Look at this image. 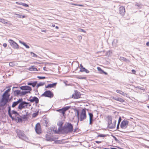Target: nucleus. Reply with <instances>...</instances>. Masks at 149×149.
Returning a JSON list of instances; mask_svg holds the SVG:
<instances>
[{"label":"nucleus","instance_id":"19","mask_svg":"<svg viewBox=\"0 0 149 149\" xmlns=\"http://www.w3.org/2000/svg\"><path fill=\"white\" fill-rule=\"evenodd\" d=\"M116 91L117 93H119L124 96H126L127 95V94L126 93L119 90H117Z\"/></svg>","mask_w":149,"mask_h":149},{"label":"nucleus","instance_id":"14","mask_svg":"<svg viewBox=\"0 0 149 149\" xmlns=\"http://www.w3.org/2000/svg\"><path fill=\"white\" fill-rule=\"evenodd\" d=\"M21 101H22V100L20 99H19L17 101L14 102L12 106V107H15L16 106L19 104V102H20Z\"/></svg>","mask_w":149,"mask_h":149},{"label":"nucleus","instance_id":"5","mask_svg":"<svg viewBox=\"0 0 149 149\" xmlns=\"http://www.w3.org/2000/svg\"><path fill=\"white\" fill-rule=\"evenodd\" d=\"M16 132L19 138L23 139L25 137L23 131L18 130H17Z\"/></svg>","mask_w":149,"mask_h":149},{"label":"nucleus","instance_id":"42","mask_svg":"<svg viewBox=\"0 0 149 149\" xmlns=\"http://www.w3.org/2000/svg\"><path fill=\"white\" fill-rule=\"evenodd\" d=\"M85 68H81L80 71L81 72H84L85 70Z\"/></svg>","mask_w":149,"mask_h":149},{"label":"nucleus","instance_id":"10","mask_svg":"<svg viewBox=\"0 0 149 149\" xmlns=\"http://www.w3.org/2000/svg\"><path fill=\"white\" fill-rule=\"evenodd\" d=\"M80 97V93L79 92L77 91H75L74 94L72 95V97L74 98V99H78Z\"/></svg>","mask_w":149,"mask_h":149},{"label":"nucleus","instance_id":"53","mask_svg":"<svg viewBox=\"0 0 149 149\" xmlns=\"http://www.w3.org/2000/svg\"><path fill=\"white\" fill-rule=\"evenodd\" d=\"M132 72H133L134 74H135V73L136 72V71L134 70H132Z\"/></svg>","mask_w":149,"mask_h":149},{"label":"nucleus","instance_id":"43","mask_svg":"<svg viewBox=\"0 0 149 149\" xmlns=\"http://www.w3.org/2000/svg\"><path fill=\"white\" fill-rule=\"evenodd\" d=\"M7 103L6 102H1V106H4Z\"/></svg>","mask_w":149,"mask_h":149},{"label":"nucleus","instance_id":"49","mask_svg":"<svg viewBox=\"0 0 149 149\" xmlns=\"http://www.w3.org/2000/svg\"><path fill=\"white\" fill-rule=\"evenodd\" d=\"M18 118V122H22V119L19 118Z\"/></svg>","mask_w":149,"mask_h":149},{"label":"nucleus","instance_id":"57","mask_svg":"<svg viewBox=\"0 0 149 149\" xmlns=\"http://www.w3.org/2000/svg\"><path fill=\"white\" fill-rule=\"evenodd\" d=\"M116 97H111V98H112V99H114V100H115V99H116Z\"/></svg>","mask_w":149,"mask_h":149},{"label":"nucleus","instance_id":"22","mask_svg":"<svg viewBox=\"0 0 149 149\" xmlns=\"http://www.w3.org/2000/svg\"><path fill=\"white\" fill-rule=\"evenodd\" d=\"M7 101L8 99L7 98L2 97V98L1 100V102H6V103H7Z\"/></svg>","mask_w":149,"mask_h":149},{"label":"nucleus","instance_id":"51","mask_svg":"<svg viewBox=\"0 0 149 149\" xmlns=\"http://www.w3.org/2000/svg\"><path fill=\"white\" fill-rule=\"evenodd\" d=\"M86 73H88L89 72V71L85 69V71Z\"/></svg>","mask_w":149,"mask_h":149},{"label":"nucleus","instance_id":"46","mask_svg":"<svg viewBox=\"0 0 149 149\" xmlns=\"http://www.w3.org/2000/svg\"><path fill=\"white\" fill-rule=\"evenodd\" d=\"M12 113L13 114H18V113H17V112L15 111H14V110L12 111Z\"/></svg>","mask_w":149,"mask_h":149},{"label":"nucleus","instance_id":"64","mask_svg":"<svg viewBox=\"0 0 149 149\" xmlns=\"http://www.w3.org/2000/svg\"><path fill=\"white\" fill-rule=\"evenodd\" d=\"M56 28L57 29H58V26H56Z\"/></svg>","mask_w":149,"mask_h":149},{"label":"nucleus","instance_id":"32","mask_svg":"<svg viewBox=\"0 0 149 149\" xmlns=\"http://www.w3.org/2000/svg\"><path fill=\"white\" fill-rule=\"evenodd\" d=\"M44 84L45 83L44 82H40L37 84L36 86L37 87V88H38L40 86H43Z\"/></svg>","mask_w":149,"mask_h":149},{"label":"nucleus","instance_id":"7","mask_svg":"<svg viewBox=\"0 0 149 149\" xmlns=\"http://www.w3.org/2000/svg\"><path fill=\"white\" fill-rule=\"evenodd\" d=\"M128 121L127 120H123L121 123L120 124L121 127L123 129H125L128 126Z\"/></svg>","mask_w":149,"mask_h":149},{"label":"nucleus","instance_id":"28","mask_svg":"<svg viewBox=\"0 0 149 149\" xmlns=\"http://www.w3.org/2000/svg\"><path fill=\"white\" fill-rule=\"evenodd\" d=\"M115 100L119 101L120 102H124L125 101L124 100L121 98L120 97H117L115 99Z\"/></svg>","mask_w":149,"mask_h":149},{"label":"nucleus","instance_id":"60","mask_svg":"<svg viewBox=\"0 0 149 149\" xmlns=\"http://www.w3.org/2000/svg\"><path fill=\"white\" fill-rule=\"evenodd\" d=\"M26 116L24 115V116L23 117V119H26Z\"/></svg>","mask_w":149,"mask_h":149},{"label":"nucleus","instance_id":"45","mask_svg":"<svg viewBox=\"0 0 149 149\" xmlns=\"http://www.w3.org/2000/svg\"><path fill=\"white\" fill-rule=\"evenodd\" d=\"M105 136L102 134H100L98 135V137H104Z\"/></svg>","mask_w":149,"mask_h":149},{"label":"nucleus","instance_id":"12","mask_svg":"<svg viewBox=\"0 0 149 149\" xmlns=\"http://www.w3.org/2000/svg\"><path fill=\"white\" fill-rule=\"evenodd\" d=\"M125 10L124 7L121 6L119 8V13L122 15H123L125 13Z\"/></svg>","mask_w":149,"mask_h":149},{"label":"nucleus","instance_id":"21","mask_svg":"<svg viewBox=\"0 0 149 149\" xmlns=\"http://www.w3.org/2000/svg\"><path fill=\"white\" fill-rule=\"evenodd\" d=\"M16 3L17 4L22 5L24 6H25V7H28L29 6V5L28 4H27L25 3H23L22 2H16Z\"/></svg>","mask_w":149,"mask_h":149},{"label":"nucleus","instance_id":"6","mask_svg":"<svg viewBox=\"0 0 149 149\" xmlns=\"http://www.w3.org/2000/svg\"><path fill=\"white\" fill-rule=\"evenodd\" d=\"M45 97H53V95L52 93L50 91H45L42 95Z\"/></svg>","mask_w":149,"mask_h":149},{"label":"nucleus","instance_id":"16","mask_svg":"<svg viewBox=\"0 0 149 149\" xmlns=\"http://www.w3.org/2000/svg\"><path fill=\"white\" fill-rule=\"evenodd\" d=\"M57 84L56 83H55L53 84H49L47 86H46V88H51L56 86Z\"/></svg>","mask_w":149,"mask_h":149},{"label":"nucleus","instance_id":"41","mask_svg":"<svg viewBox=\"0 0 149 149\" xmlns=\"http://www.w3.org/2000/svg\"><path fill=\"white\" fill-rule=\"evenodd\" d=\"M37 77L40 79H43L45 78V77L38 76Z\"/></svg>","mask_w":149,"mask_h":149},{"label":"nucleus","instance_id":"8","mask_svg":"<svg viewBox=\"0 0 149 149\" xmlns=\"http://www.w3.org/2000/svg\"><path fill=\"white\" fill-rule=\"evenodd\" d=\"M35 130L36 133L38 134L41 133V129L39 123H38L36 125Z\"/></svg>","mask_w":149,"mask_h":149},{"label":"nucleus","instance_id":"3","mask_svg":"<svg viewBox=\"0 0 149 149\" xmlns=\"http://www.w3.org/2000/svg\"><path fill=\"white\" fill-rule=\"evenodd\" d=\"M64 130L66 131L67 132H72L73 131V126L70 123H66L65 125Z\"/></svg>","mask_w":149,"mask_h":149},{"label":"nucleus","instance_id":"29","mask_svg":"<svg viewBox=\"0 0 149 149\" xmlns=\"http://www.w3.org/2000/svg\"><path fill=\"white\" fill-rule=\"evenodd\" d=\"M29 93L28 92V91H26L23 90V91H21V95H20L22 96L23 95H24L26 94Z\"/></svg>","mask_w":149,"mask_h":149},{"label":"nucleus","instance_id":"52","mask_svg":"<svg viewBox=\"0 0 149 149\" xmlns=\"http://www.w3.org/2000/svg\"><path fill=\"white\" fill-rule=\"evenodd\" d=\"M80 31L81 32H84V33L86 32V31L83 29H80Z\"/></svg>","mask_w":149,"mask_h":149},{"label":"nucleus","instance_id":"15","mask_svg":"<svg viewBox=\"0 0 149 149\" xmlns=\"http://www.w3.org/2000/svg\"><path fill=\"white\" fill-rule=\"evenodd\" d=\"M88 115L89 116V124H92V122L93 121V115L92 113H89Z\"/></svg>","mask_w":149,"mask_h":149},{"label":"nucleus","instance_id":"59","mask_svg":"<svg viewBox=\"0 0 149 149\" xmlns=\"http://www.w3.org/2000/svg\"><path fill=\"white\" fill-rule=\"evenodd\" d=\"M46 67H43V69L44 70H46Z\"/></svg>","mask_w":149,"mask_h":149},{"label":"nucleus","instance_id":"35","mask_svg":"<svg viewBox=\"0 0 149 149\" xmlns=\"http://www.w3.org/2000/svg\"><path fill=\"white\" fill-rule=\"evenodd\" d=\"M0 22L5 24H7V23L6 20L2 19H0Z\"/></svg>","mask_w":149,"mask_h":149},{"label":"nucleus","instance_id":"4","mask_svg":"<svg viewBox=\"0 0 149 149\" xmlns=\"http://www.w3.org/2000/svg\"><path fill=\"white\" fill-rule=\"evenodd\" d=\"M8 41L11 46L14 49H18L19 48L18 45L13 40L11 39H9Z\"/></svg>","mask_w":149,"mask_h":149},{"label":"nucleus","instance_id":"1","mask_svg":"<svg viewBox=\"0 0 149 149\" xmlns=\"http://www.w3.org/2000/svg\"><path fill=\"white\" fill-rule=\"evenodd\" d=\"M76 113H77V116L79 120L82 121L86 119V111L85 109H83L81 110L80 114L79 113V111L77 110L76 111Z\"/></svg>","mask_w":149,"mask_h":149},{"label":"nucleus","instance_id":"30","mask_svg":"<svg viewBox=\"0 0 149 149\" xmlns=\"http://www.w3.org/2000/svg\"><path fill=\"white\" fill-rule=\"evenodd\" d=\"M15 14L17 15V17L20 18H23L25 17L24 15H21L18 14Z\"/></svg>","mask_w":149,"mask_h":149},{"label":"nucleus","instance_id":"31","mask_svg":"<svg viewBox=\"0 0 149 149\" xmlns=\"http://www.w3.org/2000/svg\"><path fill=\"white\" fill-rule=\"evenodd\" d=\"M108 123H111L112 122V118L111 116H109L108 118Z\"/></svg>","mask_w":149,"mask_h":149},{"label":"nucleus","instance_id":"25","mask_svg":"<svg viewBox=\"0 0 149 149\" xmlns=\"http://www.w3.org/2000/svg\"><path fill=\"white\" fill-rule=\"evenodd\" d=\"M63 124V123L61 121H59L57 123V125L59 127V128H58V130L59 131H61V130L60 129V127L62 126Z\"/></svg>","mask_w":149,"mask_h":149},{"label":"nucleus","instance_id":"13","mask_svg":"<svg viewBox=\"0 0 149 149\" xmlns=\"http://www.w3.org/2000/svg\"><path fill=\"white\" fill-rule=\"evenodd\" d=\"M29 101L30 102H35L37 104L39 100L37 97H32V98L30 99Z\"/></svg>","mask_w":149,"mask_h":149},{"label":"nucleus","instance_id":"58","mask_svg":"<svg viewBox=\"0 0 149 149\" xmlns=\"http://www.w3.org/2000/svg\"><path fill=\"white\" fill-rule=\"evenodd\" d=\"M102 73H104V74H107V73H106V72H104L103 70V72H102Z\"/></svg>","mask_w":149,"mask_h":149},{"label":"nucleus","instance_id":"63","mask_svg":"<svg viewBox=\"0 0 149 149\" xmlns=\"http://www.w3.org/2000/svg\"><path fill=\"white\" fill-rule=\"evenodd\" d=\"M34 114L35 115V116H36L37 115V113H35L33 114V115Z\"/></svg>","mask_w":149,"mask_h":149},{"label":"nucleus","instance_id":"23","mask_svg":"<svg viewBox=\"0 0 149 149\" xmlns=\"http://www.w3.org/2000/svg\"><path fill=\"white\" fill-rule=\"evenodd\" d=\"M19 42L20 43L25 46L26 48L29 49L30 48L29 47L26 45V44L25 42H22L20 40H19Z\"/></svg>","mask_w":149,"mask_h":149},{"label":"nucleus","instance_id":"48","mask_svg":"<svg viewBox=\"0 0 149 149\" xmlns=\"http://www.w3.org/2000/svg\"><path fill=\"white\" fill-rule=\"evenodd\" d=\"M135 6H137L138 7L141 8V6L139 4H136L135 5Z\"/></svg>","mask_w":149,"mask_h":149},{"label":"nucleus","instance_id":"47","mask_svg":"<svg viewBox=\"0 0 149 149\" xmlns=\"http://www.w3.org/2000/svg\"><path fill=\"white\" fill-rule=\"evenodd\" d=\"M3 46L4 47H6L7 46V44L6 43H4L3 44Z\"/></svg>","mask_w":149,"mask_h":149},{"label":"nucleus","instance_id":"39","mask_svg":"<svg viewBox=\"0 0 149 149\" xmlns=\"http://www.w3.org/2000/svg\"><path fill=\"white\" fill-rule=\"evenodd\" d=\"M9 95L8 94V93H6L5 95H4V93L3 94L2 97H5L7 98V99L9 97Z\"/></svg>","mask_w":149,"mask_h":149},{"label":"nucleus","instance_id":"11","mask_svg":"<svg viewBox=\"0 0 149 149\" xmlns=\"http://www.w3.org/2000/svg\"><path fill=\"white\" fill-rule=\"evenodd\" d=\"M114 122L112 123V122L111 123H108V127L110 129H112L114 128L116 126V120H114Z\"/></svg>","mask_w":149,"mask_h":149},{"label":"nucleus","instance_id":"33","mask_svg":"<svg viewBox=\"0 0 149 149\" xmlns=\"http://www.w3.org/2000/svg\"><path fill=\"white\" fill-rule=\"evenodd\" d=\"M16 64L14 62H10L9 63V65L10 66L13 67L15 66Z\"/></svg>","mask_w":149,"mask_h":149},{"label":"nucleus","instance_id":"34","mask_svg":"<svg viewBox=\"0 0 149 149\" xmlns=\"http://www.w3.org/2000/svg\"><path fill=\"white\" fill-rule=\"evenodd\" d=\"M14 92L15 93H16L17 94V95H19V94L21 95V91L20 90H15L14 91Z\"/></svg>","mask_w":149,"mask_h":149},{"label":"nucleus","instance_id":"54","mask_svg":"<svg viewBox=\"0 0 149 149\" xmlns=\"http://www.w3.org/2000/svg\"><path fill=\"white\" fill-rule=\"evenodd\" d=\"M95 142L97 143H99L101 142V141H96Z\"/></svg>","mask_w":149,"mask_h":149},{"label":"nucleus","instance_id":"9","mask_svg":"<svg viewBox=\"0 0 149 149\" xmlns=\"http://www.w3.org/2000/svg\"><path fill=\"white\" fill-rule=\"evenodd\" d=\"M20 88L22 90L26 91L29 93H30V91L32 90L30 87L27 86H21L20 87Z\"/></svg>","mask_w":149,"mask_h":149},{"label":"nucleus","instance_id":"2","mask_svg":"<svg viewBox=\"0 0 149 149\" xmlns=\"http://www.w3.org/2000/svg\"><path fill=\"white\" fill-rule=\"evenodd\" d=\"M22 99V101L19 102L18 107L17 108L19 110H21L23 109L27 108L28 106L30 107L31 106L29 103L23 101L22 99Z\"/></svg>","mask_w":149,"mask_h":149},{"label":"nucleus","instance_id":"27","mask_svg":"<svg viewBox=\"0 0 149 149\" xmlns=\"http://www.w3.org/2000/svg\"><path fill=\"white\" fill-rule=\"evenodd\" d=\"M29 70L31 71H37V69L35 68L34 66H32L29 68Z\"/></svg>","mask_w":149,"mask_h":149},{"label":"nucleus","instance_id":"62","mask_svg":"<svg viewBox=\"0 0 149 149\" xmlns=\"http://www.w3.org/2000/svg\"><path fill=\"white\" fill-rule=\"evenodd\" d=\"M80 67H81V68H83V66L82 65H81H81H80Z\"/></svg>","mask_w":149,"mask_h":149},{"label":"nucleus","instance_id":"55","mask_svg":"<svg viewBox=\"0 0 149 149\" xmlns=\"http://www.w3.org/2000/svg\"><path fill=\"white\" fill-rule=\"evenodd\" d=\"M77 6H79L84 7V6L83 5H81V4H78V5H77Z\"/></svg>","mask_w":149,"mask_h":149},{"label":"nucleus","instance_id":"37","mask_svg":"<svg viewBox=\"0 0 149 149\" xmlns=\"http://www.w3.org/2000/svg\"><path fill=\"white\" fill-rule=\"evenodd\" d=\"M70 106H67L66 107L63 108L64 111L65 112V111L68 110L69 108H70Z\"/></svg>","mask_w":149,"mask_h":149},{"label":"nucleus","instance_id":"20","mask_svg":"<svg viewBox=\"0 0 149 149\" xmlns=\"http://www.w3.org/2000/svg\"><path fill=\"white\" fill-rule=\"evenodd\" d=\"M8 113L9 116L13 120L14 119V118L12 117V114L11 113V108L10 107H8Z\"/></svg>","mask_w":149,"mask_h":149},{"label":"nucleus","instance_id":"24","mask_svg":"<svg viewBox=\"0 0 149 149\" xmlns=\"http://www.w3.org/2000/svg\"><path fill=\"white\" fill-rule=\"evenodd\" d=\"M64 140H57V141H55L54 143H55L56 144H58V143H63L64 142Z\"/></svg>","mask_w":149,"mask_h":149},{"label":"nucleus","instance_id":"44","mask_svg":"<svg viewBox=\"0 0 149 149\" xmlns=\"http://www.w3.org/2000/svg\"><path fill=\"white\" fill-rule=\"evenodd\" d=\"M97 69L99 71L101 72H103V70H102L100 68L98 67H97Z\"/></svg>","mask_w":149,"mask_h":149},{"label":"nucleus","instance_id":"36","mask_svg":"<svg viewBox=\"0 0 149 149\" xmlns=\"http://www.w3.org/2000/svg\"><path fill=\"white\" fill-rule=\"evenodd\" d=\"M120 59L121 61H126L127 60L125 58L123 57H120Z\"/></svg>","mask_w":149,"mask_h":149},{"label":"nucleus","instance_id":"38","mask_svg":"<svg viewBox=\"0 0 149 149\" xmlns=\"http://www.w3.org/2000/svg\"><path fill=\"white\" fill-rule=\"evenodd\" d=\"M31 54L32 55V56H33L35 57H36L37 56V55H36L35 53L32 52H31Z\"/></svg>","mask_w":149,"mask_h":149},{"label":"nucleus","instance_id":"18","mask_svg":"<svg viewBox=\"0 0 149 149\" xmlns=\"http://www.w3.org/2000/svg\"><path fill=\"white\" fill-rule=\"evenodd\" d=\"M37 82L36 81H34L32 82H28L27 83V84L28 85L32 86L33 87H34L36 85Z\"/></svg>","mask_w":149,"mask_h":149},{"label":"nucleus","instance_id":"61","mask_svg":"<svg viewBox=\"0 0 149 149\" xmlns=\"http://www.w3.org/2000/svg\"><path fill=\"white\" fill-rule=\"evenodd\" d=\"M41 31H42V32H46V31H45V30H41Z\"/></svg>","mask_w":149,"mask_h":149},{"label":"nucleus","instance_id":"40","mask_svg":"<svg viewBox=\"0 0 149 149\" xmlns=\"http://www.w3.org/2000/svg\"><path fill=\"white\" fill-rule=\"evenodd\" d=\"M10 88L8 89V90H6L5 91V92H4V95H5L7 93H8L10 91Z\"/></svg>","mask_w":149,"mask_h":149},{"label":"nucleus","instance_id":"56","mask_svg":"<svg viewBox=\"0 0 149 149\" xmlns=\"http://www.w3.org/2000/svg\"><path fill=\"white\" fill-rule=\"evenodd\" d=\"M146 45L147 46H149V42H148L146 43Z\"/></svg>","mask_w":149,"mask_h":149},{"label":"nucleus","instance_id":"26","mask_svg":"<svg viewBox=\"0 0 149 149\" xmlns=\"http://www.w3.org/2000/svg\"><path fill=\"white\" fill-rule=\"evenodd\" d=\"M57 111L59 112L60 113H61L63 114V115H64L65 114V112L64 111V109L63 108L57 110Z\"/></svg>","mask_w":149,"mask_h":149},{"label":"nucleus","instance_id":"50","mask_svg":"<svg viewBox=\"0 0 149 149\" xmlns=\"http://www.w3.org/2000/svg\"><path fill=\"white\" fill-rule=\"evenodd\" d=\"M121 118L120 117L119 118V120H118V124H119L120 123L121 121Z\"/></svg>","mask_w":149,"mask_h":149},{"label":"nucleus","instance_id":"17","mask_svg":"<svg viewBox=\"0 0 149 149\" xmlns=\"http://www.w3.org/2000/svg\"><path fill=\"white\" fill-rule=\"evenodd\" d=\"M46 138L47 141H52L54 140L53 138H51L49 135L47 134L46 135Z\"/></svg>","mask_w":149,"mask_h":149}]
</instances>
